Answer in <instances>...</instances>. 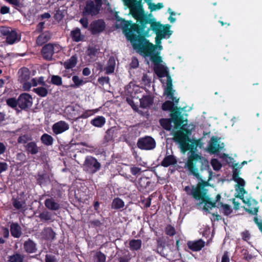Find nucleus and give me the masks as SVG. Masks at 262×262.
<instances>
[{"instance_id": "5701e85b", "label": "nucleus", "mask_w": 262, "mask_h": 262, "mask_svg": "<svg viewBox=\"0 0 262 262\" xmlns=\"http://www.w3.org/2000/svg\"><path fill=\"white\" fill-rule=\"evenodd\" d=\"M70 36L74 42H80L84 40L85 36L81 34L79 28H76L70 32Z\"/></svg>"}, {"instance_id": "393cba45", "label": "nucleus", "mask_w": 262, "mask_h": 262, "mask_svg": "<svg viewBox=\"0 0 262 262\" xmlns=\"http://www.w3.org/2000/svg\"><path fill=\"white\" fill-rule=\"evenodd\" d=\"M177 163V159L173 155H166L161 162V165L164 167H167L171 165H174Z\"/></svg>"}, {"instance_id": "9b49d317", "label": "nucleus", "mask_w": 262, "mask_h": 262, "mask_svg": "<svg viewBox=\"0 0 262 262\" xmlns=\"http://www.w3.org/2000/svg\"><path fill=\"white\" fill-rule=\"evenodd\" d=\"M106 28V24L102 19L93 20L89 25V30L92 35H97L103 32Z\"/></svg>"}, {"instance_id": "79ce46f5", "label": "nucleus", "mask_w": 262, "mask_h": 262, "mask_svg": "<svg viewBox=\"0 0 262 262\" xmlns=\"http://www.w3.org/2000/svg\"><path fill=\"white\" fill-rule=\"evenodd\" d=\"M72 81L74 83L71 84L70 86L73 89L79 88L85 83V81L80 79L77 75H74L72 77Z\"/></svg>"}, {"instance_id": "052dcab7", "label": "nucleus", "mask_w": 262, "mask_h": 262, "mask_svg": "<svg viewBox=\"0 0 262 262\" xmlns=\"http://www.w3.org/2000/svg\"><path fill=\"white\" fill-rule=\"evenodd\" d=\"M142 81L145 85H148L151 83V79L147 74H144L142 78Z\"/></svg>"}, {"instance_id": "58836bf2", "label": "nucleus", "mask_w": 262, "mask_h": 262, "mask_svg": "<svg viewBox=\"0 0 262 262\" xmlns=\"http://www.w3.org/2000/svg\"><path fill=\"white\" fill-rule=\"evenodd\" d=\"M130 249L132 251H137L142 246V241L141 239H132L129 242Z\"/></svg>"}, {"instance_id": "603ef678", "label": "nucleus", "mask_w": 262, "mask_h": 262, "mask_svg": "<svg viewBox=\"0 0 262 262\" xmlns=\"http://www.w3.org/2000/svg\"><path fill=\"white\" fill-rule=\"evenodd\" d=\"M163 7V5L162 3H159L157 4H155L154 3H149L148 5V8L150 9V11H154L157 10H160Z\"/></svg>"}, {"instance_id": "a18cd8bd", "label": "nucleus", "mask_w": 262, "mask_h": 262, "mask_svg": "<svg viewBox=\"0 0 262 262\" xmlns=\"http://www.w3.org/2000/svg\"><path fill=\"white\" fill-rule=\"evenodd\" d=\"M238 165L237 163L234 164L233 166V170H232V179L234 181H237L238 179L241 178L239 177V170L242 168V166L239 165L238 167L236 166Z\"/></svg>"}, {"instance_id": "423d86ee", "label": "nucleus", "mask_w": 262, "mask_h": 262, "mask_svg": "<svg viewBox=\"0 0 262 262\" xmlns=\"http://www.w3.org/2000/svg\"><path fill=\"white\" fill-rule=\"evenodd\" d=\"M101 166V164L95 158L88 156L85 159L82 168L86 173L93 174L100 169Z\"/></svg>"}, {"instance_id": "6e6552de", "label": "nucleus", "mask_w": 262, "mask_h": 262, "mask_svg": "<svg viewBox=\"0 0 262 262\" xmlns=\"http://www.w3.org/2000/svg\"><path fill=\"white\" fill-rule=\"evenodd\" d=\"M0 34L1 35L6 36V42L9 45H12L20 40L21 36L18 35L15 30L11 28L2 26L0 27Z\"/></svg>"}, {"instance_id": "2f4dec72", "label": "nucleus", "mask_w": 262, "mask_h": 262, "mask_svg": "<svg viewBox=\"0 0 262 262\" xmlns=\"http://www.w3.org/2000/svg\"><path fill=\"white\" fill-rule=\"evenodd\" d=\"M77 61L78 60L76 55H74L69 59L64 61L63 65L66 69H71L76 66Z\"/></svg>"}, {"instance_id": "09e8293b", "label": "nucleus", "mask_w": 262, "mask_h": 262, "mask_svg": "<svg viewBox=\"0 0 262 262\" xmlns=\"http://www.w3.org/2000/svg\"><path fill=\"white\" fill-rule=\"evenodd\" d=\"M94 258L96 259V262H105L106 260V255L100 251L96 253Z\"/></svg>"}, {"instance_id": "473e14b6", "label": "nucleus", "mask_w": 262, "mask_h": 262, "mask_svg": "<svg viewBox=\"0 0 262 262\" xmlns=\"http://www.w3.org/2000/svg\"><path fill=\"white\" fill-rule=\"evenodd\" d=\"M37 183L40 186L45 185L46 183L49 180V176L47 173L43 171L42 172H39L36 177Z\"/></svg>"}, {"instance_id": "e433bc0d", "label": "nucleus", "mask_w": 262, "mask_h": 262, "mask_svg": "<svg viewBox=\"0 0 262 262\" xmlns=\"http://www.w3.org/2000/svg\"><path fill=\"white\" fill-rule=\"evenodd\" d=\"M148 57H150V59L154 64L155 67L160 66V63L162 62V58L158 53L151 52Z\"/></svg>"}, {"instance_id": "0e129e2a", "label": "nucleus", "mask_w": 262, "mask_h": 262, "mask_svg": "<svg viewBox=\"0 0 262 262\" xmlns=\"http://www.w3.org/2000/svg\"><path fill=\"white\" fill-rule=\"evenodd\" d=\"M45 262H58L54 255L47 254L45 256Z\"/></svg>"}, {"instance_id": "774afa93", "label": "nucleus", "mask_w": 262, "mask_h": 262, "mask_svg": "<svg viewBox=\"0 0 262 262\" xmlns=\"http://www.w3.org/2000/svg\"><path fill=\"white\" fill-rule=\"evenodd\" d=\"M130 66L133 69L137 68L139 66V62L137 58L133 57L132 58Z\"/></svg>"}, {"instance_id": "4d7b16f0", "label": "nucleus", "mask_w": 262, "mask_h": 262, "mask_svg": "<svg viewBox=\"0 0 262 262\" xmlns=\"http://www.w3.org/2000/svg\"><path fill=\"white\" fill-rule=\"evenodd\" d=\"M131 257L129 253L125 254L122 256H119L118 260L119 262H129Z\"/></svg>"}, {"instance_id": "f03ea898", "label": "nucleus", "mask_w": 262, "mask_h": 262, "mask_svg": "<svg viewBox=\"0 0 262 262\" xmlns=\"http://www.w3.org/2000/svg\"><path fill=\"white\" fill-rule=\"evenodd\" d=\"M172 117L173 127L177 131L173 132V140L179 144L182 153L189 151L190 155L187 159V165L189 168L192 169L194 162L198 159L204 160L203 157L196 153L197 147H201L202 143L200 139H191L189 138L191 130L186 128L183 124V116H170Z\"/></svg>"}, {"instance_id": "c03bdc74", "label": "nucleus", "mask_w": 262, "mask_h": 262, "mask_svg": "<svg viewBox=\"0 0 262 262\" xmlns=\"http://www.w3.org/2000/svg\"><path fill=\"white\" fill-rule=\"evenodd\" d=\"M33 91L41 97H46L48 94V90L43 86L34 88Z\"/></svg>"}, {"instance_id": "f8f14e48", "label": "nucleus", "mask_w": 262, "mask_h": 262, "mask_svg": "<svg viewBox=\"0 0 262 262\" xmlns=\"http://www.w3.org/2000/svg\"><path fill=\"white\" fill-rule=\"evenodd\" d=\"M100 10V9L95 6L94 1H87L82 11V15L83 16H96L99 13Z\"/></svg>"}, {"instance_id": "bf43d9fd", "label": "nucleus", "mask_w": 262, "mask_h": 262, "mask_svg": "<svg viewBox=\"0 0 262 262\" xmlns=\"http://www.w3.org/2000/svg\"><path fill=\"white\" fill-rule=\"evenodd\" d=\"M165 247V242L163 238L159 237L157 239V249Z\"/></svg>"}, {"instance_id": "bb28decb", "label": "nucleus", "mask_w": 262, "mask_h": 262, "mask_svg": "<svg viewBox=\"0 0 262 262\" xmlns=\"http://www.w3.org/2000/svg\"><path fill=\"white\" fill-rule=\"evenodd\" d=\"M41 234L42 238L47 241L53 240L56 235V233L51 227H45Z\"/></svg>"}, {"instance_id": "338daca9", "label": "nucleus", "mask_w": 262, "mask_h": 262, "mask_svg": "<svg viewBox=\"0 0 262 262\" xmlns=\"http://www.w3.org/2000/svg\"><path fill=\"white\" fill-rule=\"evenodd\" d=\"M79 22L84 28L87 29L88 27H89L88 18L84 17L81 18L80 19Z\"/></svg>"}, {"instance_id": "69168bd1", "label": "nucleus", "mask_w": 262, "mask_h": 262, "mask_svg": "<svg viewBox=\"0 0 262 262\" xmlns=\"http://www.w3.org/2000/svg\"><path fill=\"white\" fill-rule=\"evenodd\" d=\"M229 253L228 251H225L222 257L221 262H230Z\"/></svg>"}, {"instance_id": "4be33fe9", "label": "nucleus", "mask_w": 262, "mask_h": 262, "mask_svg": "<svg viewBox=\"0 0 262 262\" xmlns=\"http://www.w3.org/2000/svg\"><path fill=\"white\" fill-rule=\"evenodd\" d=\"M26 152L29 155H36L39 150L37 143L35 141H31L24 145Z\"/></svg>"}, {"instance_id": "cd10ccee", "label": "nucleus", "mask_w": 262, "mask_h": 262, "mask_svg": "<svg viewBox=\"0 0 262 262\" xmlns=\"http://www.w3.org/2000/svg\"><path fill=\"white\" fill-rule=\"evenodd\" d=\"M19 78L21 82L28 81L30 78L31 72L29 69L26 67L20 68L18 72Z\"/></svg>"}, {"instance_id": "3c124183", "label": "nucleus", "mask_w": 262, "mask_h": 262, "mask_svg": "<svg viewBox=\"0 0 262 262\" xmlns=\"http://www.w3.org/2000/svg\"><path fill=\"white\" fill-rule=\"evenodd\" d=\"M211 164L213 169L215 171H218L222 168V164L216 159H213L211 161Z\"/></svg>"}, {"instance_id": "0eeeda50", "label": "nucleus", "mask_w": 262, "mask_h": 262, "mask_svg": "<svg viewBox=\"0 0 262 262\" xmlns=\"http://www.w3.org/2000/svg\"><path fill=\"white\" fill-rule=\"evenodd\" d=\"M207 189L203 187L199 191L198 194L196 192L194 193V199L196 200H201L204 204L203 209L209 212V209L215 207V203H212L211 198L207 195Z\"/></svg>"}, {"instance_id": "9d476101", "label": "nucleus", "mask_w": 262, "mask_h": 262, "mask_svg": "<svg viewBox=\"0 0 262 262\" xmlns=\"http://www.w3.org/2000/svg\"><path fill=\"white\" fill-rule=\"evenodd\" d=\"M137 147L142 150H149L154 149L156 146L155 139L150 136L140 138L137 141Z\"/></svg>"}, {"instance_id": "6ab92c4d", "label": "nucleus", "mask_w": 262, "mask_h": 262, "mask_svg": "<svg viewBox=\"0 0 262 262\" xmlns=\"http://www.w3.org/2000/svg\"><path fill=\"white\" fill-rule=\"evenodd\" d=\"M69 125L63 121H60L53 124L52 130L56 135L60 134L68 130Z\"/></svg>"}, {"instance_id": "8fccbe9b", "label": "nucleus", "mask_w": 262, "mask_h": 262, "mask_svg": "<svg viewBox=\"0 0 262 262\" xmlns=\"http://www.w3.org/2000/svg\"><path fill=\"white\" fill-rule=\"evenodd\" d=\"M86 53L87 55L90 57L91 58H94L97 56L98 49L95 47H90L88 48Z\"/></svg>"}, {"instance_id": "c756f323", "label": "nucleus", "mask_w": 262, "mask_h": 262, "mask_svg": "<svg viewBox=\"0 0 262 262\" xmlns=\"http://www.w3.org/2000/svg\"><path fill=\"white\" fill-rule=\"evenodd\" d=\"M40 221L43 222H52L54 221V215L48 210H44L38 216Z\"/></svg>"}, {"instance_id": "c85d7f7f", "label": "nucleus", "mask_w": 262, "mask_h": 262, "mask_svg": "<svg viewBox=\"0 0 262 262\" xmlns=\"http://www.w3.org/2000/svg\"><path fill=\"white\" fill-rule=\"evenodd\" d=\"M140 106L146 108L151 105L154 102V98L150 95H145L140 99Z\"/></svg>"}, {"instance_id": "1a4fd4ad", "label": "nucleus", "mask_w": 262, "mask_h": 262, "mask_svg": "<svg viewBox=\"0 0 262 262\" xmlns=\"http://www.w3.org/2000/svg\"><path fill=\"white\" fill-rule=\"evenodd\" d=\"M60 49L61 47L59 45L48 43L42 47L41 50V54L44 59L48 61H51L54 53L58 52Z\"/></svg>"}, {"instance_id": "a878e982", "label": "nucleus", "mask_w": 262, "mask_h": 262, "mask_svg": "<svg viewBox=\"0 0 262 262\" xmlns=\"http://www.w3.org/2000/svg\"><path fill=\"white\" fill-rule=\"evenodd\" d=\"M10 230L11 235L14 238L20 237L22 234L21 227L17 223H12L10 225Z\"/></svg>"}, {"instance_id": "20e7f679", "label": "nucleus", "mask_w": 262, "mask_h": 262, "mask_svg": "<svg viewBox=\"0 0 262 262\" xmlns=\"http://www.w3.org/2000/svg\"><path fill=\"white\" fill-rule=\"evenodd\" d=\"M154 69L155 73L158 77L163 78L166 77V86L164 88V94L169 96L173 101L175 100V102L177 103L178 99H176V98L173 96L174 91L172 90V79L169 75L168 68L163 65H160L154 67Z\"/></svg>"}, {"instance_id": "de8ad7c7", "label": "nucleus", "mask_w": 262, "mask_h": 262, "mask_svg": "<svg viewBox=\"0 0 262 262\" xmlns=\"http://www.w3.org/2000/svg\"><path fill=\"white\" fill-rule=\"evenodd\" d=\"M51 83L57 86L62 85V78L58 75H52L51 79Z\"/></svg>"}, {"instance_id": "680f3d73", "label": "nucleus", "mask_w": 262, "mask_h": 262, "mask_svg": "<svg viewBox=\"0 0 262 262\" xmlns=\"http://www.w3.org/2000/svg\"><path fill=\"white\" fill-rule=\"evenodd\" d=\"M28 141H29V138H28L27 136H26V135H24V136L19 137V138H18V140H17V142L18 143L25 144H26L27 143H28Z\"/></svg>"}, {"instance_id": "a211bd4d", "label": "nucleus", "mask_w": 262, "mask_h": 262, "mask_svg": "<svg viewBox=\"0 0 262 262\" xmlns=\"http://www.w3.org/2000/svg\"><path fill=\"white\" fill-rule=\"evenodd\" d=\"M13 206L16 209L19 210L26 207V200L25 199L24 193H21L16 198L12 199Z\"/></svg>"}, {"instance_id": "b1692460", "label": "nucleus", "mask_w": 262, "mask_h": 262, "mask_svg": "<svg viewBox=\"0 0 262 262\" xmlns=\"http://www.w3.org/2000/svg\"><path fill=\"white\" fill-rule=\"evenodd\" d=\"M44 203L46 207L50 210L56 211L60 208V204L53 198L46 199Z\"/></svg>"}, {"instance_id": "a19ab883", "label": "nucleus", "mask_w": 262, "mask_h": 262, "mask_svg": "<svg viewBox=\"0 0 262 262\" xmlns=\"http://www.w3.org/2000/svg\"><path fill=\"white\" fill-rule=\"evenodd\" d=\"M91 124L96 127H101L105 123V119L102 116H98L91 121Z\"/></svg>"}, {"instance_id": "49530a36", "label": "nucleus", "mask_w": 262, "mask_h": 262, "mask_svg": "<svg viewBox=\"0 0 262 262\" xmlns=\"http://www.w3.org/2000/svg\"><path fill=\"white\" fill-rule=\"evenodd\" d=\"M165 234L169 236H173L176 234V230L174 227L169 224L165 228Z\"/></svg>"}, {"instance_id": "4c0bfd02", "label": "nucleus", "mask_w": 262, "mask_h": 262, "mask_svg": "<svg viewBox=\"0 0 262 262\" xmlns=\"http://www.w3.org/2000/svg\"><path fill=\"white\" fill-rule=\"evenodd\" d=\"M40 140L43 144L46 146H51L53 143L54 139L51 135L45 133L41 136Z\"/></svg>"}, {"instance_id": "5fc2aeb1", "label": "nucleus", "mask_w": 262, "mask_h": 262, "mask_svg": "<svg viewBox=\"0 0 262 262\" xmlns=\"http://www.w3.org/2000/svg\"><path fill=\"white\" fill-rule=\"evenodd\" d=\"M7 104L9 106L15 108L17 105L18 106V99H16L15 98H10L6 100Z\"/></svg>"}, {"instance_id": "37998d69", "label": "nucleus", "mask_w": 262, "mask_h": 262, "mask_svg": "<svg viewBox=\"0 0 262 262\" xmlns=\"http://www.w3.org/2000/svg\"><path fill=\"white\" fill-rule=\"evenodd\" d=\"M8 258V262H23L24 255L16 252L12 255L9 256Z\"/></svg>"}, {"instance_id": "ea45409f", "label": "nucleus", "mask_w": 262, "mask_h": 262, "mask_svg": "<svg viewBox=\"0 0 262 262\" xmlns=\"http://www.w3.org/2000/svg\"><path fill=\"white\" fill-rule=\"evenodd\" d=\"M160 125L162 127L167 130H170L172 127V120L171 119H161L160 120Z\"/></svg>"}, {"instance_id": "72a5a7b5", "label": "nucleus", "mask_w": 262, "mask_h": 262, "mask_svg": "<svg viewBox=\"0 0 262 262\" xmlns=\"http://www.w3.org/2000/svg\"><path fill=\"white\" fill-rule=\"evenodd\" d=\"M125 204L124 201L117 197L113 200L111 204V208L115 210H120L124 208Z\"/></svg>"}, {"instance_id": "4468645a", "label": "nucleus", "mask_w": 262, "mask_h": 262, "mask_svg": "<svg viewBox=\"0 0 262 262\" xmlns=\"http://www.w3.org/2000/svg\"><path fill=\"white\" fill-rule=\"evenodd\" d=\"M151 184V182L150 181H149L148 178H140L138 182V189L139 190V191L142 192H149L152 190V189L149 187Z\"/></svg>"}, {"instance_id": "2eb2a0df", "label": "nucleus", "mask_w": 262, "mask_h": 262, "mask_svg": "<svg viewBox=\"0 0 262 262\" xmlns=\"http://www.w3.org/2000/svg\"><path fill=\"white\" fill-rule=\"evenodd\" d=\"M243 202L247 204L248 207L245 208V210L247 212L251 215H257L259 207L258 206V202L255 200L249 198L247 199V202L243 200Z\"/></svg>"}, {"instance_id": "f3484780", "label": "nucleus", "mask_w": 262, "mask_h": 262, "mask_svg": "<svg viewBox=\"0 0 262 262\" xmlns=\"http://www.w3.org/2000/svg\"><path fill=\"white\" fill-rule=\"evenodd\" d=\"M23 249L28 254L35 253L37 251V244L31 238H28L24 242Z\"/></svg>"}, {"instance_id": "c9c22d12", "label": "nucleus", "mask_w": 262, "mask_h": 262, "mask_svg": "<svg viewBox=\"0 0 262 262\" xmlns=\"http://www.w3.org/2000/svg\"><path fill=\"white\" fill-rule=\"evenodd\" d=\"M217 207L220 210H223V212L225 215L228 216L232 212V209L230 206L228 204H223L222 202H219L217 205Z\"/></svg>"}, {"instance_id": "412c9836", "label": "nucleus", "mask_w": 262, "mask_h": 262, "mask_svg": "<svg viewBox=\"0 0 262 262\" xmlns=\"http://www.w3.org/2000/svg\"><path fill=\"white\" fill-rule=\"evenodd\" d=\"M211 142L209 144L208 147V151L211 154H217L223 147L220 146L217 138L212 137L211 139Z\"/></svg>"}, {"instance_id": "e2e57ef3", "label": "nucleus", "mask_w": 262, "mask_h": 262, "mask_svg": "<svg viewBox=\"0 0 262 262\" xmlns=\"http://www.w3.org/2000/svg\"><path fill=\"white\" fill-rule=\"evenodd\" d=\"M110 81V78L108 77H101L98 79V82L101 85H103L105 83H108Z\"/></svg>"}, {"instance_id": "13d9d810", "label": "nucleus", "mask_w": 262, "mask_h": 262, "mask_svg": "<svg viewBox=\"0 0 262 262\" xmlns=\"http://www.w3.org/2000/svg\"><path fill=\"white\" fill-rule=\"evenodd\" d=\"M102 223L99 220H94L89 222V226L92 228L100 227Z\"/></svg>"}, {"instance_id": "864d4df0", "label": "nucleus", "mask_w": 262, "mask_h": 262, "mask_svg": "<svg viewBox=\"0 0 262 262\" xmlns=\"http://www.w3.org/2000/svg\"><path fill=\"white\" fill-rule=\"evenodd\" d=\"M52 195L54 198H61L62 192L61 188L59 187H54L51 190Z\"/></svg>"}, {"instance_id": "aec40b11", "label": "nucleus", "mask_w": 262, "mask_h": 262, "mask_svg": "<svg viewBox=\"0 0 262 262\" xmlns=\"http://www.w3.org/2000/svg\"><path fill=\"white\" fill-rule=\"evenodd\" d=\"M119 129L116 127H112L108 129L105 132L104 140L105 142L114 141L118 135Z\"/></svg>"}, {"instance_id": "f257e3e1", "label": "nucleus", "mask_w": 262, "mask_h": 262, "mask_svg": "<svg viewBox=\"0 0 262 262\" xmlns=\"http://www.w3.org/2000/svg\"><path fill=\"white\" fill-rule=\"evenodd\" d=\"M136 3V5L129 6L130 14L137 20V23H133L131 20H125L116 16L117 23L122 28L123 32L127 39L131 42L135 50L144 57L148 56L151 52H155L156 45L150 42L146 39L149 36V32L151 30L156 34V43H161V39L168 37L172 34L170 30V26L163 25L157 22L154 19L149 18L144 12L141 1L129 0ZM118 26V24H117Z\"/></svg>"}, {"instance_id": "ddd939ff", "label": "nucleus", "mask_w": 262, "mask_h": 262, "mask_svg": "<svg viewBox=\"0 0 262 262\" xmlns=\"http://www.w3.org/2000/svg\"><path fill=\"white\" fill-rule=\"evenodd\" d=\"M18 106L21 110H28L32 105V98L27 93L20 94L18 98Z\"/></svg>"}, {"instance_id": "7c9ffc66", "label": "nucleus", "mask_w": 262, "mask_h": 262, "mask_svg": "<svg viewBox=\"0 0 262 262\" xmlns=\"http://www.w3.org/2000/svg\"><path fill=\"white\" fill-rule=\"evenodd\" d=\"M51 38V36L48 32H45L40 34L37 38L36 43L38 46H42L47 42Z\"/></svg>"}, {"instance_id": "dca6fc26", "label": "nucleus", "mask_w": 262, "mask_h": 262, "mask_svg": "<svg viewBox=\"0 0 262 262\" xmlns=\"http://www.w3.org/2000/svg\"><path fill=\"white\" fill-rule=\"evenodd\" d=\"M188 248L193 252L200 251L205 246V242L202 239L195 241H189L187 242Z\"/></svg>"}, {"instance_id": "39448f33", "label": "nucleus", "mask_w": 262, "mask_h": 262, "mask_svg": "<svg viewBox=\"0 0 262 262\" xmlns=\"http://www.w3.org/2000/svg\"><path fill=\"white\" fill-rule=\"evenodd\" d=\"M162 109L164 111H169V115H187L186 112L190 111L191 107L190 106H175L173 102L171 101H166L162 105Z\"/></svg>"}, {"instance_id": "6e6d98bb", "label": "nucleus", "mask_w": 262, "mask_h": 262, "mask_svg": "<svg viewBox=\"0 0 262 262\" xmlns=\"http://www.w3.org/2000/svg\"><path fill=\"white\" fill-rule=\"evenodd\" d=\"M130 171L131 173L134 176H138L141 172V168L136 166H131L130 168Z\"/></svg>"}, {"instance_id": "f704fd0d", "label": "nucleus", "mask_w": 262, "mask_h": 262, "mask_svg": "<svg viewBox=\"0 0 262 262\" xmlns=\"http://www.w3.org/2000/svg\"><path fill=\"white\" fill-rule=\"evenodd\" d=\"M116 65L115 60L113 57H110L107 61V65L105 68L106 74H110L114 72Z\"/></svg>"}, {"instance_id": "7ed1b4c3", "label": "nucleus", "mask_w": 262, "mask_h": 262, "mask_svg": "<svg viewBox=\"0 0 262 262\" xmlns=\"http://www.w3.org/2000/svg\"><path fill=\"white\" fill-rule=\"evenodd\" d=\"M203 159L204 160L202 159H198L197 161H195L192 170L189 168V166H188L187 164V161L185 163V168L187 169L191 174L201 181L198 183L196 187L194 185H192L191 187L187 186L184 188V190L186 191L187 194L188 195H191L193 199L194 192H196L198 194L199 191L201 190V189L209 185V182L204 181L199 172V170L202 171L204 169H209L208 161L204 157Z\"/></svg>"}]
</instances>
